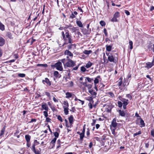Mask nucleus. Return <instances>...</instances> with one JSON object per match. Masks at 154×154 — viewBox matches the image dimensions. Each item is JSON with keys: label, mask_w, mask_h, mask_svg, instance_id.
I'll return each instance as SVG.
<instances>
[{"label": "nucleus", "mask_w": 154, "mask_h": 154, "mask_svg": "<svg viewBox=\"0 0 154 154\" xmlns=\"http://www.w3.org/2000/svg\"><path fill=\"white\" fill-rule=\"evenodd\" d=\"M92 63L90 62H88L85 66V67L87 68H90L92 65Z\"/></svg>", "instance_id": "obj_29"}, {"label": "nucleus", "mask_w": 154, "mask_h": 154, "mask_svg": "<svg viewBox=\"0 0 154 154\" xmlns=\"http://www.w3.org/2000/svg\"><path fill=\"white\" fill-rule=\"evenodd\" d=\"M42 106L43 109L47 111H48L49 109L46 103L42 104Z\"/></svg>", "instance_id": "obj_14"}, {"label": "nucleus", "mask_w": 154, "mask_h": 154, "mask_svg": "<svg viewBox=\"0 0 154 154\" xmlns=\"http://www.w3.org/2000/svg\"><path fill=\"white\" fill-rule=\"evenodd\" d=\"M151 134L152 136L153 137H154V130H153L151 131Z\"/></svg>", "instance_id": "obj_55"}, {"label": "nucleus", "mask_w": 154, "mask_h": 154, "mask_svg": "<svg viewBox=\"0 0 154 154\" xmlns=\"http://www.w3.org/2000/svg\"><path fill=\"white\" fill-rule=\"evenodd\" d=\"M85 79V81H86V80L87 79L88 80V81L89 82H91V80H93V79H91V78L88 77H86Z\"/></svg>", "instance_id": "obj_48"}, {"label": "nucleus", "mask_w": 154, "mask_h": 154, "mask_svg": "<svg viewBox=\"0 0 154 154\" xmlns=\"http://www.w3.org/2000/svg\"><path fill=\"white\" fill-rule=\"evenodd\" d=\"M126 97L128 98H129L130 99H131L132 98V97H131V96L130 94H128L126 95Z\"/></svg>", "instance_id": "obj_58"}, {"label": "nucleus", "mask_w": 154, "mask_h": 154, "mask_svg": "<svg viewBox=\"0 0 154 154\" xmlns=\"http://www.w3.org/2000/svg\"><path fill=\"white\" fill-rule=\"evenodd\" d=\"M57 140V138H54L51 141V144H54L55 143Z\"/></svg>", "instance_id": "obj_39"}, {"label": "nucleus", "mask_w": 154, "mask_h": 154, "mask_svg": "<svg viewBox=\"0 0 154 154\" xmlns=\"http://www.w3.org/2000/svg\"><path fill=\"white\" fill-rule=\"evenodd\" d=\"M86 134L88 136H89L90 134L89 130V128L87 129V131L86 132Z\"/></svg>", "instance_id": "obj_61"}, {"label": "nucleus", "mask_w": 154, "mask_h": 154, "mask_svg": "<svg viewBox=\"0 0 154 154\" xmlns=\"http://www.w3.org/2000/svg\"><path fill=\"white\" fill-rule=\"evenodd\" d=\"M80 83V87L82 88H85V86H86V82L85 81L84 82H82V81H79Z\"/></svg>", "instance_id": "obj_11"}, {"label": "nucleus", "mask_w": 154, "mask_h": 154, "mask_svg": "<svg viewBox=\"0 0 154 154\" xmlns=\"http://www.w3.org/2000/svg\"><path fill=\"white\" fill-rule=\"evenodd\" d=\"M5 42V40L2 38L0 37V46H3Z\"/></svg>", "instance_id": "obj_20"}, {"label": "nucleus", "mask_w": 154, "mask_h": 154, "mask_svg": "<svg viewBox=\"0 0 154 154\" xmlns=\"http://www.w3.org/2000/svg\"><path fill=\"white\" fill-rule=\"evenodd\" d=\"M125 12L127 15H130V12L128 10H125Z\"/></svg>", "instance_id": "obj_60"}, {"label": "nucleus", "mask_w": 154, "mask_h": 154, "mask_svg": "<svg viewBox=\"0 0 154 154\" xmlns=\"http://www.w3.org/2000/svg\"><path fill=\"white\" fill-rule=\"evenodd\" d=\"M65 55L69 56V57H72L73 54L71 52L68 50H66L64 52Z\"/></svg>", "instance_id": "obj_13"}, {"label": "nucleus", "mask_w": 154, "mask_h": 154, "mask_svg": "<svg viewBox=\"0 0 154 154\" xmlns=\"http://www.w3.org/2000/svg\"><path fill=\"white\" fill-rule=\"evenodd\" d=\"M78 9L80 11V12L82 13H83V11L80 7H78Z\"/></svg>", "instance_id": "obj_63"}, {"label": "nucleus", "mask_w": 154, "mask_h": 154, "mask_svg": "<svg viewBox=\"0 0 154 154\" xmlns=\"http://www.w3.org/2000/svg\"><path fill=\"white\" fill-rule=\"evenodd\" d=\"M54 67L56 68V69L59 71H62L63 70V68L62 66V64L61 62H58L55 63L54 65Z\"/></svg>", "instance_id": "obj_4"}, {"label": "nucleus", "mask_w": 154, "mask_h": 154, "mask_svg": "<svg viewBox=\"0 0 154 154\" xmlns=\"http://www.w3.org/2000/svg\"><path fill=\"white\" fill-rule=\"evenodd\" d=\"M76 47V45L75 44H71L68 45V48L69 49H71L72 48H75Z\"/></svg>", "instance_id": "obj_22"}, {"label": "nucleus", "mask_w": 154, "mask_h": 154, "mask_svg": "<svg viewBox=\"0 0 154 154\" xmlns=\"http://www.w3.org/2000/svg\"><path fill=\"white\" fill-rule=\"evenodd\" d=\"M0 30L3 31L5 30V26L0 22Z\"/></svg>", "instance_id": "obj_27"}, {"label": "nucleus", "mask_w": 154, "mask_h": 154, "mask_svg": "<svg viewBox=\"0 0 154 154\" xmlns=\"http://www.w3.org/2000/svg\"><path fill=\"white\" fill-rule=\"evenodd\" d=\"M25 138L26 142H30L31 136L29 134L26 135L25 136Z\"/></svg>", "instance_id": "obj_23"}, {"label": "nucleus", "mask_w": 154, "mask_h": 154, "mask_svg": "<svg viewBox=\"0 0 154 154\" xmlns=\"http://www.w3.org/2000/svg\"><path fill=\"white\" fill-rule=\"evenodd\" d=\"M57 119L60 121L61 122H63V119L62 117L60 116H58L57 117Z\"/></svg>", "instance_id": "obj_52"}, {"label": "nucleus", "mask_w": 154, "mask_h": 154, "mask_svg": "<svg viewBox=\"0 0 154 154\" xmlns=\"http://www.w3.org/2000/svg\"><path fill=\"white\" fill-rule=\"evenodd\" d=\"M122 101L123 105H127L128 103V99H123Z\"/></svg>", "instance_id": "obj_15"}, {"label": "nucleus", "mask_w": 154, "mask_h": 154, "mask_svg": "<svg viewBox=\"0 0 154 154\" xmlns=\"http://www.w3.org/2000/svg\"><path fill=\"white\" fill-rule=\"evenodd\" d=\"M5 131V127H3V128L2 129L1 132L0 133V136L3 135L4 133V132Z\"/></svg>", "instance_id": "obj_33"}, {"label": "nucleus", "mask_w": 154, "mask_h": 154, "mask_svg": "<svg viewBox=\"0 0 154 154\" xmlns=\"http://www.w3.org/2000/svg\"><path fill=\"white\" fill-rule=\"evenodd\" d=\"M26 146L28 147H29L31 145L30 142H26Z\"/></svg>", "instance_id": "obj_57"}, {"label": "nucleus", "mask_w": 154, "mask_h": 154, "mask_svg": "<svg viewBox=\"0 0 154 154\" xmlns=\"http://www.w3.org/2000/svg\"><path fill=\"white\" fill-rule=\"evenodd\" d=\"M107 94L109 95V96L112 98H114L115 97V95L112 92H109L107 93Z\"/></svg>", "instance_id": "obj_31"}, {"label": "nucleus", "mask_w": 154, "mask_h": 154, "mask_svg": "<svg viewBox=\"0 0 154 154\" xmlns=\"http://www.w3.org/2000/svg\"><path fill=\"white\" fill-rule=\"evenodd\" d=\"M89 93L91 94L92 95V97L93 98H95L96 97V95L97 94V93L94 91L93 90H89L88 91Z\"/></svg>", "instance_id": "obj_10"}, {"label": "nucleus", "mask_w": 154, "mask_h": 154, "mask_svg": "<svg viewBox=\"0 0 154 154\" xmlns=\"http://www.w3.org/2000/svg\"><path fill=\"white\" fill-rule=\"evenodd\" d=\"M84 134H85L82 133L80 134V139L82 140H83V137H84Z\"/></svg>", "instance_id": "obj_35"}, {"label": "nucleus", "mask_w": 154, "mask_h": 154, "mask_svg": "<svg viewBox=\"0 0 154 154\" xmlns=\"http://www.w3.org/2000/svg\"><path fill=\"white\" fill-rule=\"evenodd\" d=\"M64 108V111L65 114L66 115H67L68 114L69 111H68V109L69 108Z\"/></svg>", "instance_id": "obj_30"}, {"label": "nucleus", "mask_w": 154, "mask_h": 154, "mask_svg": "<svg viewBox=\"0 0 154 154\" xmlns=\"http://www.w3.org/2000/svg\"><path fill=\"white\" fill-rule=\"evenodd\" d=\"M37 66H41L43 67H47L48 65L47 64H38L37 65Z\"/></svg>", "instance_id": "obj_28"}, {"label": "nucleus", "mask_w": 154, "mask_h": 154, "mask_svg": "<svg viewBox=\"0 0 154 154\" xmlns=\"http://www.w3.org/2000/svg\"><path fill=\"white\" fill-rule=\"evenodd\" d=\"M117 124L118 123H116V118L113 119L111 122V124L110 125V128H116Z\"/></svg>", "instance_id": "obj_7"}, {"label": "nucleus", "mask_w": 154, "mask_h": 154, "mask_svg": "<svg viewBox=\"0 0 154 154\" xmlns=\"http://www.w3.org/2000/svg\"><path fill=\"white\" fill-rule=\"evenodd\" d=\"M111 130L112 134H113L114 135H115V136L116 135V134L115 132L116 128H111Z\"/></svg>", "instance_id": "obj_36"}, {"label": "nucleus", "mask_w": 154, "mask_h": 154, "mask_svg": "<svg viewBox=\"0 0 154 154\" xmlns=\"http://www.w3.org/2000/svg\"><path fill=\"white\" fill-rule=\"evenodd\" d=\"M119 80L120 81L118 82V85L119 87V88L122 91H123L125 89V85L124 83H122V78L121 77Z\"/></svg>", "instance_id": "obj_5"}, {"label": "nucleus", "mask_w": 154, "mask_h": 154, "mask_svg": "<svg viewBox=\"0 0 154 154\" xmlns=\"http://www.w3.org/2000/svg\"><path fill=\"white\" fill-rule=\"evenodd\" d=\"M109 59V60L110 62H114V58H108Z\"/></svg>", "instance_id": "obj_62"}, {"label": "nucleus", "mask_w": 154, "mask_h": 154, "mask_svg": "<svg viewBox=\"0 0 154 154\" xmlns=\"http://www.w3.org/2000/svg\"><path fill=\"white\" fill-rule=\"evenodd\" d=\"M109 61L108 58H102L101 60V62L102 63H103L104 64L107 63Z\"/></svg>", "instance_id": "obj_19"}, {"label": "nucleus", "mask_w": 154, "mask_h": 154, "mask_svg": "<svg viewBox=\"0 0 154 154\" xmlns=\"http://www.w3.org/2000/svg\"><path fill=\"white\" fill-rule=\"evenodd\" d=\"M93 97H88L87 99V100L88 101L90 102L92 101L93 103Z\"/></svg>", "instance_id": "obj_37"}, {"label": "nucleus", "mask_w": 154, "mask_h": 154, "mask_svg": "<svg viewBox=\"0 0 154 154\" xmlns=\"http://www.w3.org/2000/svg\"><path fill=\"white\" fill-rule=\"evenodd\" d=\"M88 106L89 107L90 109H91L92 108L93 106L92 104V103L91 102H90L89 103Z\"/></svg>", "instance_id": "obj_50"}, {"label": "nucleus", "mask_w": 154, "mask_h": 154, "mask_svg": "<svg viewBox=\"0 0 154 154\" xmlns=\"http://www.w3.org/2000/svg\"><path fill=\"white\" fill-rule=\"evenodd\" d=\"M66 98L69 99L72 96V94L69 92H67L66 93Z\"/></svg>", "instance_id": "obj_16"}, {"label": "nucleus", "mask_w": 154, "mask_h": 154, "mask_svg": "<svg viewBox=\"0 0 154 154\" xmlns=\"http://www.w3.org/2000/svg\"><path fill=\"white\" fill-rule=\"evenodd\" d=\"M78 100L79 101L82 102V105H83L84 104V101L82 100H80L78 99L76 97H75V101H77Z\"/></svg>", "instance_id": "obj_42"}, {"label": "nucleus", "mask_w": 154, "mask_h": 154, "mask_svg": "<svg viewBox=\"0 0 154 154\" xmlns=\"http://www.w3.org/2000/svg\"><path fill=\"white\" fill-rule=\"evenodd\" d=\"M64 106H63V108H68L69 104L67 101H64L63 102Z\"/></svg>", "instance_id": "obj_26"}, {"label": "nucleus", "mask_w": 154, "mask_h": 154, "mask_svg": "<svg viewBox=\"0 0 154 154\" xmlns=\"http://www.w3.org/2000/svg\"><path fill=\"white\" fill-rule=\"evenodd\" d=\"M81 71L83 72H85L86 71V69L84 67L82 66L81 67Z\"/></svg>", "instance_id": "obj_53"}, {"label": "nucleus", "mask_w": 154, "mask_h": 154, "mask_svg": "<svg viewBox=\"0 0 154 154\" xmlns=\"http://www.w3.org/2000/svg\"><path fill=\"white\" fill-rule=\"evenodd\" d=\"M106 49L107 51H111L112 49V46L110 45H106Z\"/></svg>", "instance_id": "obj_32"}, {"label": "nucleus", "mask_w": 154, "mask_h": 154, "mask_svg": "<svg viewBox=\"0 0 154 154\" xmlns=\"http://www.w3.org/2000/svg\"><path fill=\"white\" fill-rule=\"evenodd\" d=\"M46 121L47 122H51V119L48 117H46Z\"/></svg>", "instance_id": "obj_56"}, {"label": "nucleus", "mask_w": 154, "mask_h": 154, "mask_svg": "<svg viewBox=\"0 0 154 154\" xmlns=\"http://www.w3.org/2000/svg\"><path fill=\"white\" fill-rule=\"evenodd\" d=\"M140 124L142 126H145V124L144 123L143 121L141 119L140 120Z\"/></svg>", "instance_id": "obj_40"}, {"label": "nucleus", "mask_w": 154, "mask_h": 154, "mask_svg": "<svg viewBox=\"0 0 154 154\" xmlns=\"http://www.w3.org/2000/svg\"><path fill=\"white\" fill-rule=\"evenodd\" d=\"M45 94L46 95H47L48 97H50V94L48 92H45Z\"/></svg>", "instance_id": "obj_59"}, {"label": "nucleus", "mask_w": 154, "mask_h": 154, "mask_svg": "<svg viewBox=\"0 0 154 154\" xmlns=\"http://www.w3.org/2000/svg\"><path fill=\"white\" fill-rule=\"evenodd\" d=\"M47 112L46 111L43 112L44 115L46 117H47L48 116Z\"/></svg>", "instance_id": "obj_49"}, {"label": "nucleus", "mask_w": 154, "mask_h": 154, "mask_svg": "<svg viewBox=\"0 0 154 154\" xmlns=\"http://www.w3.org/2000/svg\"><path fill=\"white\" fill-rule=\"evenodd\" d=\"M120 16L119 13L118 12H116L114 15L113 17L111 19L112 22H117L118 20L117 18H119Z\"/></svg>", "instance_id": "obj_6"}, {"label": "nucleus", "mask_w": 154, "mask_h": 154, "mask_svg": "<svg viewBox=\"0 0 154 154\" xmlns=\"http://www.w3.org/2000/svg\"><path fill=\"white\" fill-rule=\"evenodd\" d=\"M59 133L57 132H56L54 133V136H55L54 138H56L58 137L59 136Z\"/></svg>", "instance_id": "obj_47"}, {"label": "nucleus", "mask_w": 154, "mask_h": 154, "mask_svg": "<svg viewBox=\"0 0 154 154\" xmlns=\"http://www.w3.org/2000/svg\"><path fill=\"white\" fill-rule=\"evenodd\" d=\"M85 87H87L88 89H90L92 87V85L91 84H86V86Z\"/></svg>", "instance_id": "obj_51"}, {"label": "nucleus", "mask_w": 154, "mask_h": 154, "mask_svg": "<svg viewBox=\"0 0 154 154\" xmlns=\"http://www.w3.org/2000/svg\"><path fill=\"white\" fill-rule=\"evenodd\" d=\"M62 35L64 41V42L63 45L64 46L65 45L67 44L68 43H71L72 42V40L71 38V36H70L69 33V32L67 30L64 34V32H62Z\"/></svg>", "instance_id": "obj_1"}, {"label": "nucleus", "mask_w": 154, "mask_h": 154, "mask_svg": "<svg viewBox=\"0 0 154 154\" xmlns=\"http://www.w3.org/2000/svg\"><path fill=\"white\" fill-rule=\"evenodd\" d=\"M18 76L20 77H24L25 76V74L23 73H20L18 74Z\"/></svg>", "instance_id": "obj_38"}, {"label": "nucleus", "mask_w": 154, "mask_h": 154, "mask_svg": "<svg viewBox=\"0 0 154 154\" xmlns=\"http://www.w3.org/2000/svg\"><path fill=\"white\" fill-rule=\"evenodd\" d=\"M53 101L55 103H58V100L57 98H56L55 97H53Z\"/></svg>", "instance_id": "obj_41"}, {"label": "nucleus", "mask_w": 154, "mask_h": 154, "mask_svg": "<svg viewBox=\"0 0 154 154\" xmlns=\"http://www.w3.org/2000/svg\"><path fill=\"white\" fill-rule=\"evenodd\" d=\"M54 76L56 78H60L61 75L59 74L58 72L57 71H55L54 73Z\"/></svg>", "instance_id": "obj_21"}, {"label": "nucleus", "mask_w": 154, "mask_h": 154, "mask_svg": "<svg viewBox=\"0 0 154 154\" xmlns=\"http://www.w3.org/2000/svg\"><path fill=\"white\" fill-rule=\"evenodd\" d=\"M68 119L69 123L70 124V125H71L73 122V118L72 116L71 115L69 118Z\"/></svg>", "instance_id": "obj_17"}, {"label": "nucleus", "mask_w": 154, "mask_h": 154, "mask_svg": "<svg viewBox=\"0 0 154 154\" xmlns=\"http://www.w3.org/2000/svg\"><path fill=\"white\" fill-rule=\"evenodd\" d=\"M118 112L119 113V115L123 117H124L125 116V113L124 111L121 110H119Z\"/></svg>", "instance_id": "obj_18"}, {"label": "nucleus", "mask_w": 154, "mask_h": 154, "mask_svg": "<svg viewBox=\"0 0 154 154\" xmlns=\"http://www.w3.org/2000/svg\"><path fill=\"white\" fill-rule=\"evenodd\" d=\"M62 62L65 66L67 67H73L75 63L74 62L69 59L66 60L65 59H63L62 60Z\"/></svg>", "instance_id": "obj_2"}, {"label": "nucleus", "mask_w": 154, "mask_h": 154, "mask_svg": "<svg viewBox=\"0 0 154 154\" xmlns=\"http://www.w3.org/2000/svg\"><path fill=\"white\" fill-rule=\"evenodd\" d=\"M154 59L153 60L152 62H148L146 63V66L145 67L148 69L151 68L152 66L154 65Z\"/></svg>", "instance_id": "obj_8"}, {"label": "nucleus", "mask_w": 154, "mask_h": 154, "mask_svg": "<svg viewBox=\"0 0 154 154\" xmlns=\"http://www.w3.org/2000/svg\"><path fill=\"white\" fill-rule=\"evenodd\" d=\"M117 103L119 107H121L122 106V102L119 101Z\"/></svg>", "instance_id": "obj_45"}, {"label": "nucleus", "mask_w": 154, "mask_h": 154, "mask_svg": "<svg viewBox=\"0 0 154 154\" xmlns=\"http://www.w3.org/2000/svg\"><path fill=\"white\" fill-rule=\"evenodd\" d=\"M78 14V13L76 11H74L73 12H72V14L70 15L69 18L72 19L76 17V15Z\"/></svg>", "instance_id": "obj_9"}, {"label": "nucleus", "mask_w": 154, "mask_h": 154, "mask_svg": "<svg viewBox=\"0 0 154 154\" xmlns=\"http://www.w3.org/2000/svg\"><path fill=\"white\" fill-rule=\"evenodd\" d=\"M42 82L44 84H45L44 82H45L48 85H51V82L47 78H45V80H43Z\"/></svg>", "instance_id": "obj_12"}, {"label": "nucleus", "mask_w": 154, "mask_h": 154, "mask_svg": "<svg viewBox=\"0 0 154 154\" xmlns=\"http://www.w3.org/2000/svg\"><path fill=\"white\" fill-rule=\"evenodd\" d=\"M129 47L131 49L133 48V42L132 41H130L129 42Z\"/></svg>", "instance_id": "obj_34"}, {"label": "nucleus", "mask_w": 154, "mask_h": 154, "mask_svg": "<svg viewBox=\"0 0 154 154\" xmlns=\"http://www.w3.org/2000/svg\"><path fill=\"white\" fill-rule=\"evenodd\" d=\"M92 52L91 50H85L83 51V53L87 55H89Z\"/></svg>", "instance_id": "obj_24"}, {"label": "nucleus", "mask_w": 154, "mask_h": 154, "mask_svg": "<svg viewBox=\"0 0 154 154\" xmlns=\"http://www.w3.org/2000/svg\"><path fill=\"white\" fill-rule=\"evenodd\" d=\"M93 123H92V125L93 126L94 125L95 123V122H96V120H95V119H93Z\"/></svg>", "instance_id": "obj_64"}, {"label": "nucleus", "mask_w": 154, "mask_h": 154, "mask_svg": "<svg viewBox=\"0 0 154 154\" xmlns=\"http://www.w3.org/2000/svg\"><path fill=\"white\" fill-rule=\"evenodd\" d=\"M141 133L140 131H139L138 132H137L133 134L134 137H135L137 135L141 134Z\"/></svg>", "instance_id": "obj_44"}, {"label": "nucleus", "mask_w": 154, "mask_h": 154, "mask_svg": "<svg viewBox=\"0 0 154 154\" xmlns=\"http://www.w3.org/2000/svg\"><path fill=\"white\" fill-rule=\"evenodd\" d=\"M100 24L102 26H103L105 25V23L103 21H101L100 22Z\"/></svg>", "instance_id": "obj_46"}, {"label": "nucleus", "mask_w": 154, "mask_h": 154, "mask_svg": "<svg viewBox=\"0 0 154 154\" xmlns=\"http://www.w3.org/2000/svg\"><path fill=\"white\" fill-rule=\"evenodd\" d=\"M76 23L77 25L80 27H83V24L82 22L80 21H76Z\"/></svg>", "instance_id": "obj_25"}, {"label": "nucleus", "mask_w": 154, "mask_h": 154, "mask_svg": "<svg viewBox=\"0 0 154 154\" xmlns=\"http://www.w3.org/2000/svg\"><path fill=\"white\" fill-rule=\"evenodd\" d=\"M8 36L10 38H13L12 34L10 32H8Z\"/></svg>", "instance_id": "obj_43"}, {"label": "nucleus", "mask_w": 154, "mask_h": 154, "mask_svg": "<svg viewBox=\"0 0 154 154\" xmlns=\"http://www.w3.org/2000/svg\"><path fill=\"white\" fill-rule=\"evenodd\" d=\"M99 82L98 79L97 78H95L94 80V83L95 84H96L98 83Z\"/></svg>", "instance_id": "obj_54"}, {"label": "nucleus", "mask_w": 154, "mask_h": 154, "mask_svg": "<svg viewBox=\"0 0 154 154\" xmlns=\"http://www.w3.org/2000/svg\"><path fill=\"white\" fill-rule=\"evenodd\" d=\"M39 143L37 141V140H35L34 141V144L31 147L32 150L35 154H41V148H39V150L36 149L35 148V146L39 144Z\"/></svg>", "instance_id": "obj_3"}]
</instances>
